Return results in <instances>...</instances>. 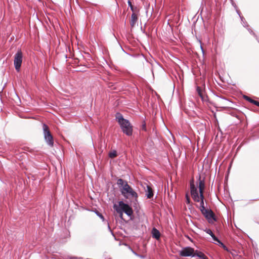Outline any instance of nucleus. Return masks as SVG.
<instances>
[{
    "label": "nucleus",
    "instance_id": "obj_1",
    "mask_svg": "<svg viewBox=\"0 0 259 259\" xmlns=\"http://www.w3.org/2000/svg\"><path fill=\"white\" fill-rule=\"evenodd\" d=\"M118 185L122 195L126 199L130 200H136L138 197L137 193L131 187L127 182L123 179H119L117 180Z\"/></svg>",
    "mask_w": 259,
    "mask_h": 259
},
{
    "label": "nucleus",
    "instance_id": "obj_5",
    "mask_svg": "<svg viewBox=\"0 0 259 259\" xmlns=\"http://www.w3.org/2000/svg\"><path fill=\"white\" fill-rule=\"evenodd\" d=\"M42 129L46 142L49 146H53L54 145L53 138L49 131V127L46 124H43Z\"/></svg>",
    "mask_w": 259,
    "mask_h": 259
},
{
    "label": "nucleus",
    "instance_id": "obj_17",
    "mask_svg": "<svg viewBox=\"0 0 259 259\" xmlns=\"http://www.w3.org/2000/svg\"><path fill=\"white\" fill-rule=\"evenodd\" d=\"M117 211V212L119 214V217H120L121 219H122V218H123V212L121 211L119 209L117 210V211Z\"/></svg>",
    "mask_w": 259,
    "mask_h": 259
},
{
    "label": "nucleus",
    "instance_id": "obj_14",
    "mask_svg": "<svg viewBox=\"0 0 259 259\" xmlns=\"http://www.w3.org/2000/svg\"><path fill=\"white\" fill-rule=\"evenodd\" d=\"M196 255L202 259H207V256L202 252H198L197 253H195Z\"/></svg>",
    "mask_w": 259,
    "mask_h": 259
},
{
    "label": "nucleus",
    "instance_id": "obj_13",
    "mask_svg": "<svg viewBox=\"0 0 259 259\" xmlns=\"http://www.w3.org/2000/svg\"><path fill=\"white\" fill-rule=\"evenodd\" d=\"M206 232L208 234L210 235L214 241H216L218 242H220V240L215 236V235L213 234L211 230L207 229L206 230Z\"/></svg>",
    "mask_w": 259,
    "mask_h": 259
},
{
    "label": "nucleus",
    "instance_id": "obj_11",
    "mask_svg": "<svg viewBox=\"0 0 259 259\" xmlns=\"http://www.w3.org/2000/svg\"><path fill=\"white\" fill-rule=\"evenodd\" d=\"M152 236L156 239H158L160 237V233L158 230L154 228L152 230Z\"/></svg>",
    "mask_w": 259,
    "mask_h": 259
},
{
    "label": "nucleus",
    "instance_id": "obj_2",
    "mask_svg": "<svg viewBox=\"0 0 259 259\" xmlns=\"http://www.w3.org/2000/svg\"><path fill=\"white\" fill-rule=\"evenodd\" d=\"M115 117L123 133L127 136H131L133 133V126L129 121L124 119L120 113H117Z\"/></svg>",
    "mask_w": 259,
    "mask_h": 259
},
{
    "label": "nucleus",
    "instance_id": "obj_22",
    "mask_svg": "<svg viewBox=\"0 0 259 259\" xmlns=\"http://www.w3.org/2000/svg\"><path fill=\"white\" fill-rule=\"evenodd\" d=\"M197 91L198 94L199 95V96L200 97H202V95H201V90H200V89L199 88H198V87L197 88Z\"/></svg>",
    "mask_w": 259,
    "mask_h": 259
},
{
    "label": "nucleus",
    "instance_id": "obj_20",
    "mask_svg": "<svg viewBox=\"0 0 259 259\" xmlns=\"http://www.w3.org/2000/svg\"><path fill=\"white\" fill-rule=\"evenodd\" d=\"M218 243L221 244V245L224 248V249L227 250L226 246L223 243H222L220 241V242Z\"/></svg>",
    "mask_w": 259,
    "mask_h": 259
},
{
    "label": "nucleus",
    "instance_id": "obj_24",
    "mask_svg": "<svg viewBox=\"0 0 259 259\" xmlns=\"http://www.w3.org/2000/svg\"><path fill=\"white\" fill-rule=\"evenodd\" d=\"M132 252H133V253H134V254H135L136 255H137V256H138V255H139V254H137V253L136 252H135L134 251L132 250Z\"/></svg>",
    "mask_w": 259,
    "mask_h": 259
},
{
    "label": "nucleus",
    "instance_id": "obj_18",
    "mask_svg": "<svg viewBox=\"0 0 259 259\" xmlns=\"http://www.w3.org/2000/svg\"><path fill=\"white\" fill-rule=\"evenodd\" d=\"M244 98H245L247 101H249V102H250V103H253V101H254V100H253L251 99L250 98H249V97H247V96H245V97H244Z\"/></svg>",
    "mask_w": 259,
    "mask_h": 259
},
{
    "label": "nucleus",
    "instance_id": "obj_8",
    "mask_svg": "<svg viewBox=\"0 0 259 259\" xmlns=\"http://www.w3.org/2000/svg\"><path fill=\"white\" fill-rule=\"evenodd\" d=\"M180 254L182 256H195L194 249L190 247L184 248L180 252Z\"/></svg>",
    "mask_w": 259,
    "mask_h": 259
},
{
    "label": "nucleus",
    "instance_id": "obj_6",
    "mask_svg": "<svg viewBox=\"0 0 259 259\" xmlns=\"http://www.w3.org/2000/svg\"><path fill=\"white\" fill-rule=\"evenodd\" d=\"M23 55L20 50L17 51L14 56V64L15 69L17 71H19L22 62Z\"/></svg>",
    "mask_w": 259,
    "mask_h": 259
},
{
    "label": "nucleus",
    "instance_id": "obj_4",
    "mask_svg": "<svg viewBox=\"0 0 259 259\" xmlns=\"http://www.w3.org/2000/svg\"><path fill=\"white\" fill-rule=\"evenodd\" d=\"M113 208L116 211L119 209L121 211L125 212L128 216L132 215L133 212L132 208L122 201L118 202V205L114 204Z\"/></svg>",
    "mask_w": 259,
    "mask_h": 259
},
{
    "label": "nucleus",
    "instance_id": "obj_16",
    "mask_svg": "<svg viewBox=\"0 0 259 259\" xmlns=\"http://www.w3.org/2000/svg\"><path fill=\"white\" fill-rule=\"evenodd\" d=\"M127 3H128V5L130 7L131 10L132 11H134V7H133V6L132 5V2L130 0H128Z\"/></svg>",
    "mask_w": 259,
    "mask_h": 259
},
{
    "label": "nucleus",
    "instance_id": "obj_15",
    "mask_svg": "<svg viewBox=\"0 0 259 259\" xmlns=\"http://www.w3.org/2000/svg\"><path fill=\"white\" fill-rule=\"evenodd\" d=\"M109 157L113 158L117 156V152L116 150H112L109 152L108 154Z\"/></svg>",
    "mask_w": 259,
    "mask_h": 259
},
{
    "label": "nucleus",
    "instance_id": "obj_10",
    "mask_svg": "<svg viewBox=\"0 0 259 259\" xmlns=\"http://www.w3.org/2000/svg\"><path fill=\"white\" fill-rule=\"evenodd\" d=\"M138 21V16L135 13H133L131 16V19L130 21V24L132 27H134L136 23Z\"/></svg>",
    "mask_w": 259,
    "mask_h": 259
},
{
    "label": "nucleus",
    "instance_id": "obj_7",
    "mask_svg": "<svg viewBox=\"0 0 259 259\" xmlns=\"http://www.w3.org/2000/svg\"><path fill=\"white\" fill-rule=\"evenodd\" d=\"M201 212L209 223L215 221L214 214L211 209L206 208Z\"/></svg>",
    "mask_w": 259,
    "mask_h": 259
},
{
    "label": "nucleus",
    "instance_id": "obj_25",
    "mask_svg": "<svg viewBox=\"0 0 259 259\" xmlns=\"http://www.w3.org/2000/svg\"><path fill=\"white\" fill-rule=\"evenodd\" d=\"M143 129L144 130H146V125H143Z\"/></svg>",
    "mask_w": 259,
    "mask_h": 259
},
{
    "label": "nucleus",
    "instance_id": "obj_12",
    "mask_svg": "<svg viewBox=\"0 0 259 259\" xmlns=\"http://www.w3.org/2000/svg\"><path fill=\"white\" fill-rule=\"evenodd\" d=\"M205 188L204 183L203 181L200 180L199 182V195L203 194V192Z\"/></svg>",
    "mask_w": 259,
    "mask_h": 259
},
{
    "label": "nucleus",
    "instance_id": "obj_21",
    "mask_svg": "<svg viewBox=\"0 0 259 259\" xmlns=\"http://www.w3.org/2000/svg\"><path fill=\"white\" fill-rule=\"evenodd\" d=\"M96 214L101 219H102L103 220H104V217L99 212H96Z\"/></svg>",
    "mask_w": 259,
    "mask_h": 259
},
{
    "label": "nucleus",
    "instance_id": "obj_9",
    "mask_svg": "<svg viewBox=\"0 0 259 259\" xmlns=\"http://www.w3.org/2000/svg\"><path fill=\"white\" fill-rule=\"evenodd\" d=\"M146 195L148 198H151L153 196V193L152 188L150 186L147 185L146 189H145Z\"/></svg>",
    "mask_w": 259,
    "mask_h": 259
},
{
    "label": "nucleus",
    "instance_id": "obj_3",
    "mask_svg": "<svg viewBox=\"0 0 259 259\" xmlns=\"http://www.w3.org/2000/svg\"><path fill=\"white\" fill-rule=\"evenodd\" d=\"M191 194L193 200L195 202H200L199 209L201 211L206 209L204 206V195L201 194L199 195L197 188L195 186L194 184L191 183L190 184Z\"/></svg>",
    "mask_w": 259,
    "mask_h": 259
},
{
    "label": "nucleus",
    "instance_id": "obj_19",
    "mask_svg": "<svg viewBox=\"0 0 259 259\" xmlns=\"http://www.w3.org/2000/svg\"><path fill=\"white\" fill-rule=\"evenodd\" d=\"M186 202L187 204H189L190 202V197H189L188 195L187 194H186Z\"/></svg>",
    "mask_w": 259,
    "mask_h": 259
},
{
    "label": "nucleus",
    "instance_id": "obj_23",
    "mask_svg": "<svg viewBox=\"0 0 259 259\" xmlns=\"http://www.w3.org/2000/svg\"><path fill=\"white\" fill-rule=\"evenodd\" d=\"M253 104L259 107V102L258 101L254 100L253 102Z\"/></svg>",
    "mask_w": 259,
    "mask_h": 259
},
{
    "label": "nucleus",
    "instance_id": "obj_26",
    "mask_svg": "<svg viewBox=\"0 0 259 259\" xmlns=\"http://www.w3.org/2000/svg\"><path fill=\"white\" fill-rule=\"evenodd\" d=\"M138 256L140 257L141 258H144V256L142 255H139Z\"/></svg>",
    "mask_w": 259,
    "mask_h": 259
}]
</instances>
